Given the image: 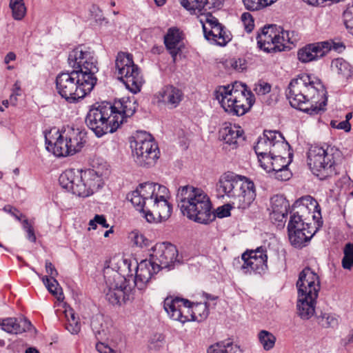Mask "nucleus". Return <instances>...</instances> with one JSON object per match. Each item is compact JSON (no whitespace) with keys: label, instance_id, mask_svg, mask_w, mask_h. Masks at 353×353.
<instances>
[{"label":"nucleus","instance_id":"774afa93","mask_svg":"<svg viewBox=\"0 0 353 353\" xmlns=\"http://www.w3.org/2000/svg\"><path fill=\"white\" fill-rule=\"evenodd\" d=\"M96 350L99 353H116V352L110 347L108 345L98 341L95 345Z\"/></svg>","mask_w":353,"mask_h":353},{"label":"nucleus","instance_id":"f8f14e48","mask_svg":"<svg viewBox=\"0 0 353 353\" xmlns=\"http://www.w3.org/2000/svg\"><path fill=\"white\" fill-rule=\"evenodd\" d=\"M192 303L189 300L178 296H168L163 301V307L169 316L185 323L192 321L190 314Z\"/></svg>","mask_w":353,"mask_h":353},{"label":"nucleus","instance_id":"cd10ccee","mask_svg":"<svg viewBox=\"0 0 353 353\" xmlns=\"http://www.w3.org/2000/svg\"><path fill=\"white\" fill-rule=\"evenodd\" d=\"M181 40V32L176 27L170 28L164 36L165 46L171 54L174 61H175L177 54L181 51L179 45Z\"/></svg>","mask_w":353,"mask_h":353},{"label":"nucleus","instance_id":"e2e57ef3","mask_svg":"<svg viewBox=\"0 0 353 353\" xmlns=\"http://www.w3.org/2000/svg\"><path fill=\"white\" fill-rule=\"evenodd\" d=\"M274 174L275 178L280 181H287L290 179L292 176V173L289 170L288 167L275 171L274 172Z\"/></svg>","mask_w":353,"mask_h":353},{"label":"nucleus","instance_id":"864d4df0","mask_svg":"<svg viewBox=\"0 0 353 353\" xmlns=\"http://www.w3.org/2000/svg\"><path fill=\"white\" fill-rule=\"evenodd\" d=\"M230 40V33L224 28L219 34H217L214 41L219 46H225Z\"/></svg>","mask_w":353,"mask_h":353},{"label":"nucleus","instance_id":"4c0bfd02","mask_svg":"<svg viewBox=\"0 0 353 353\" xmlns=\"http://www.w3.org/2000/svg\"><path fill=\"white\" fill-rule=\"evenodd\" d=\"M272 147V145H271V142H268L263 137H259L254 149L260 163L261 160H265V157H268L271 155Z\"/></svg>","mask_w":353,"mask_h":353},{"label":"nucleus","instance_id":"0eeeda50","mask_svg":"<svg viewBox=\"0 0 353 353\" xmlns=\"http://www.w3.org/2000/svg\"><path fill=\"white\" fill-rule=\"evenodd\" d=\"M132 138L130 148L134 161L142 167L153 166L159 158L160 152L152 135L140 131Z\"/></svg>","mask_w":353,"mask_h":353},{"label":"nucleus","instance_id":"6e6552de","mask_svg":"<svg viewBox=\"0 0 353 353\" xmlns=\"http://www.w3.org/2000/svg\"><path fill=\"white\" fill-rule=\"evenodd\" d=\"M290 221L288 225V231L304 230L306 225H311L306 222L310 217L313 219L321 218V208L318 202L311 196L307 195L297 199L292 207Z\"/></svg>","mask_w":353,"mask_h":353},{"label":"nucleus","instance_id":"f3484780","mask_svg":"<svg viewBox=\"0 0 353 353\" xmlns=\"http://www.w3.org/2000/svg\"><path fill=\"white\" fill-rule=\"evenodd\" d=\"M172 210V205L167 199H154V201H150L149 206L146 208L145 218L149 223L157 219L165 221L170 216Z\"/></svg>","mask_w":353,"mask_h":353},{"label":"nucleus","instance_id":"f704fd0d","mask_svg":"<svg viewBox=\"0 0 353 353\" xmlns=\"http://www.w3.org/2000/svg\"><path fill=\"white\" fill-rule=\"evenodd\" d=\"M332 70L343 78H349L353 75L352 65L343 58H337L331 63Z\"/></svg>","mask_w":353,"mask_h":353},{"label":"nucleus","instance_id":"37998d69","mask_svg":"<svg viewBox=\"0 0 353 353\" xmlns=\"http://www.w3.org/2000/svg\"><path fill=\"white\" fill-rule=\"evenodd\" d=\"M42 280L48 291L52 294L56 296L59 301L64 299L62 289L55 278L49 279L48 276H45L43 277Z\"/></svg>","mask_w":353,"mask_h":353},{"label":"nucleus","instance_id":"f257e3e1","mask_svg":"<svg viewBox=\"0 0 353 353\" xmlns=\"http://www.w3.org/2000/svg\"><path fill=\"white\" fill-rule=\"evenodd\" d=\"M68 62L72 70L57 76L56 90L68 102L77 103L89 94L97 84L98 62L93 51L81 46L69 53Z\"/></svg>","mask_w":353,"mask_h":353},{"label":"nucleus","instance_id":"052dcab7","mask_svg":"<svg viewBox=\"0 0 353 353\" xmlns=\"http://www.w3.org/2000/svg\"><path fill=\"white\" fill-rule=\"evenodd\" d=\"M279 136H283V134L276 130H264L263 132V137L268 142H271V145L278 141Z\"/></svg>","mask_w":353,"mask_h":353},{"label":"nucleus","instance_id":"49530a36","mask_svg":"<svg viewBox=\"0 0 353 353\" xmlns=\"http://www.w3.org/2000/svg\"><path fill=\"white\" fill-rule=\"evenodd\" d=\"M277 0H242L246 10L256 11L271 5Z\"/></svg>","mask_w":353,"mask_h":353},{"label":"nucleus","instance_id":"0e129e2a","mask_svg":"<svg viewBox=\"0 0 353 353\" xmlns=\"http://www.w3.org/2000/svg\"><path fill=\"white\" fill-rule=\"evenodd\" d=\"M168 192V189L165 186L155 183L154 199H157L158 200L166 199L165 196Z\"/></svg>","mask_w":353,"mask_h":353},{"label":"nucleus","instance_id":"603ef678","mask_svg":"<svg viewBox=\"0 0 353 353\" xmlns=\"http://www.w3.org/2000/svg\"><path fill=\"white\" fill-rule=\"evenodd\" d=\"M215 26H212L211 29H209L205 24L203 23V30L204 33L205 38L209 41H213L216 37L217 34H219L220 32L223 31V29L225 28L222 24L214 25Z\"/></svg>","mask_w":353,"mask_h":353},{"label":"nucleus","instance_id":"5701e85b","mask_svg":"<svg viewBox=\"0 0 353 353\" xmlns=\"http://www.w3.org/2000/svg\"><path fill=\"white\" fill-rule=\"evenodd\" d=\"M327 43L316 42L306 45L298 51V59L307 63L324 57L327 53Z\"/></svg>","mask_w":353,"mask_h":353},{"label":"nucleus","instance_id":"b1692460","mask_svg":"<svg viewBox=\"0 0 353 353\" xmlns=\"http://www.w3.org/2000/svg\"><path fill=\"white\" fill-rule=\"evenodd\" d=\"M271 208L270 219L279 223H285L290 209L288 201L282 195H275L271 198Z\"/></svg>","mask_w":353,"mask_h":353},{"label":"nucleus","instance_id":"58836bf2","mask_svg":"<svg viewBox=\"0 0 353 353\" xmlns=\"http://www.w3.org/2000/svg\"><path fill=\"white\" fill-rule=\"evenodd\" d=\"M316 319L317 323L323 328H335L339 325L338 318L334 314L321 312L316 315Z\"/></svg>","mask_w":353,"mask_h":353},{"label":"nucleus","instance_id":"6ab92c4d","mask_svg":"<svg viewBox=\"0 0 353 353\" xmlns=\"http://www.w3.org/2000/svg\"><path fill=\"white\" fill-rule=\"evenodd\" d=\"M155 97L158 102L162 103L170 109H173L177 108L183 100L184 93L181 89L168 84L157 92Z\"/></svg>","mask_w":353,"mask_h":353},{"label":"nucleus","instance_id":"393cba45","mask_svg":"<svg viewBox=\"0 0 353 353\" xmlns=\"http://www.w3.org/2000/svg\"><path fill=\"white\" fill-rule=\"evenodd\" d=\"M276 27L274 25H269L264 26L261 29V32H258L256 36L258 47L267 52H272V48H275L272 41L276 39Z\"/></svg>","mask_w":353,"mask_h":353},{"label":"nucleus","instance_id":"bf43d9fd","mask_svg":"<svg viewBox=\"0 0 353 353\" xmlns=\"http://www.w3.org/2000/svg\"><path fill=\"white\" fill-rule=\"evenodd\" d=\"M23 228L27 232V238L31 242H35L37 240L34 230L32 225L29 223L27 219L22 221Z\"/></svg>","mask_w":353,"mask_h":353},{"label":"nucleus","instance_id":"c9c22d12","mask_svg":"<svg viewBox=\"0 0 353 353\" xmlns=\"http://www.w3.org/2000/svg\"><path fill=\"white\" fill-rule=\"evenodd\" d=\"M209 315L207 303H192L190 317L192 321L201 322Z\"/></svg>","mask_w":353,"mask_h":353},{"label":"nucleus","instance_id":"c03bdc74","mask_svg":"<svg viewBox=\"0 0 353 353\" xmlns=\"http://www.w3.org/2000/svg\"><path fill=\"white\" fill-rule=\"evenodd\" d=\"M9 7L12 10V17L17 21L23 19L26 14V8L23 0H10Z\"/></svg>","mask_w":353,"mask_h":353},{"label":"nucleus","instance_id":"a18cd8bd","mask_svg":"<svg viewBox=\"0 0 353 353\" xmlns=\"http://www.w3.org/2000/svg\"><path fill=\"white\" fill-rule=\"evenodd\" d=\"M259 342L266 351L272 350L276 343V336L267 330H261L258 334Z\"/></svg>","mask_w":353,"mask_h":353},{"label":"nucleus","instance_id":"a211bd4d","mask_svg":"<svg viewBox=\"0 0 353 353\" xmlns=\"http://www.w3.org/2000/svg\"><path fill=\"white\" fill-rule=\"evenodd\" d=\"M46 149L52 152L55 156L67 157L72 155L71 148L66 139L64 138V132L57 130L54 134H51V132L48 134H46Z\"/></svg>","mask_w":353,"mask_h":353},{"label":"nucleus","instance_id":"5fc2aeb1","mask_svg":"<svg viewBox=\"0 0 353 353\" xmlns=\"http://www.w3.org/2000/svg\"><path fill=\"white\" fill-rule=\"evenodd\" d=\"M241 21L243 23L247 32H251L254 27L252 16L249 12H244L241 15Z\"/></svg>","mask_w":353,"mask_h":353},{"label":"nucleus","instance_id":"20e7f679","mask_svg":"<svg viewBox=\"0 0 353 353\" xmlns=\"http://www.w3.org/2000/svg\"><path fill=\"white\" fill-rule=\"evenodd\" d=\"M223 110L230 114L242 116L248 112L255 102L254 95L244 84L235 82L232 85H221L214 92Z\"/></svg>","mask_w":353,"mask_h":353},{"label":"nucleus","instance_id":"9d476101","mask_svg":"<svg viewBox=\"0 0 353 353\" xmlns=\"http://www.w3.org/2000/svg\"><path fill=\"white\" fill-rule=\"evenodd\" d=\"M332 148L327 145H312L307 152V161L312 173L320 180L336 174Z\"/></svg>","mask_w":353,"mask_h":353},{"label":"nucleus","instance_id":"4be33fe9","mask_svg":"<svg viewBox=\"0 0 353 353\" xmlns=\"http://www.w3.org/2000/svg\"><path fill=\"white\" fill-rule=\"evenodd\" d=\"M160 271L150 259L141 261L137 266L134 285L140 290L151 279L152 276Z\"/></svg>","mask_w":353,"mask_h":353},{"label":"nucleus","instance_id":"8fccbe9b","mask_svg":"<svg viewBox=\"0 0 353 353\" xmlns=\"http://www.w3.org/2000/svg\"><path fill=\"white\" fill-rule=\"evenodd\" d=\"M343 253L342 266L344 269L350 270L353 266V243H348L345 245Z\"/></svg>","mask_w":353,"mask_h":353},{"label":"nucleus","instance_id":"dca6fc26","mask_svg":"<svg viewBox=\"0 0 353 353\" xmlns=\"http://www.w3.org/2000/svg\"><path fill=\"white\" fill-rule=\"evenodd\" d=\"M234 208L244 210L248 209L256 198L255 186L250 180H243L241 188L232 196Z\"/></svg>","mask_w":353,"mask_h":353},{"label":"nucleus","instance_id":"09e8293b","mask_svg":"<svg viewBox=\"0 0 353 353\" xmlns=\"http://www.w3.org/2000/svg\"><path fill=\"white\" fill-rule=\"evenodd\" d=\"M181 6L191 13H201L204 8L203 0H181Z\"/></svg>","mask_w":353,"mask_h":353},{"label":"nucleus","instance_id":"aec40b11","mask_svg":"<svg viewBox=\"0 0 353 353\" xmlns=\"http://www.w3.org/2000/svg\"><path fill=\"white\" fill-rule=\"evenodd\" d=\"M248 180L245 176L237 175L234 172H228L221 176L217 187L218 190L228 197L234 196L236 192L241 188L243 180Z\"/></svg>","mask_w":353,"mask_h":353},{"label":"nucleus","instance_id":"7ed1b4c3","mask_svg":"<svg viewBox=\"0 0 353 353\" xmlns=\"http://www.w3.org/2000/svg\"><path fill=\"white\" fill-rule=\"evenodd\" d=\"M322 86L320 82L312 81L307 74H301L292 79L288 86L287 97L292 107L310 115L323 112L327 105V99L317 105L315 95L319 96L317 86Z\"/></svg>","mask_w":353,"mask_h":353},{"label":"nucleus","instance_id":"1a4fd4ad","mask_svg":"<svg viewBox=\"0 0 353 353\" xmlns=\"http://www.w3.org/2000/svg\"><path fill=\"white\" fill-rule=\"evenodd\" d=\"M118 71V79L121 81L131 92L137 94L141 91L144 82L140 68L133 61L131 54L120 52L115 61Z\"/></svg>","mask_w":353,"mask_h":353},{"label":"nucleus","instance_id":"3c124183","mask_svg":"<svg viewBox=\"0 0 353 353\" xmlns=\"http://www.w3.org/2000/svg\"><path fill=\"white\" fill-rule=\"evenodd\" d=\"M288 36L287 32H281V33L278 32L276 34V39H274L272 43H274V46H275V48L271 47L272 48V52H281L285 50L286 44H288L290 41L289 39L286 40L285 39V36Z\"/></svg>","mask_w":353,"mask_h":353},{"label":"nucleus","instance_id":"39448f33","mask_svg":"<svg viewBox=\"0 0 353 353\" xmlns=\"http://www.w3.org/2000/svg\"><path fill=\"white\" fill-rule=\"evenodd\" d=\"M117 117H119L117 115ZM117 115H114V108L108 102L92 105L88 112L85 122L86 125L97 137L108 133H113L119 128Z\"/></svg>","mask_w":353,"mask_h":353},{"label":"nucleus","instance_id":"c85d7f7f","mask_svg":"<svg viewBox=\"0 0 353 353\" xmlns=\"http://www.w3.org/2000/svg\"><path fill=\"white\" fill-rule=\"evenodd\" d=\"M63 132L64 138L66 139L69 143L68 145L71 148L72 154L79 152L85 142V134L79 129L73 128H68Z\"/></svg>","mask_w":353,"mask_h":353},{"label":"nucleus","instance_id":"72a5a7b5","mask_svg":"<svg viewBox=\"0 0 353 353\" xmlns=\"http://www.w3.org/2000/svg\"><path fill=\"white\" fill-rule=\"evenodd\" d=\"M90 326L97 341H102L107 338L108 330L102 316H95L91 319Z\"/></svg>","mask_w":353,"mask_h":353},{"label":"nucleus","instance_id":"680f3d73","mask_svg":"<svg viewBox=\"0 0 353 353\" xmlns=\"http://www.w3.org/2000/svg\"><path fill=\"white\" fill-rule=\"evenodd\" d=\"M344 24L350 32L353 34V14L348 10H345L343 14Z\"/></svg>","mask_w":353,"mask_h":353},{"label":"nucleus","instance_id":"c756f323","mask_svg":"<svg viewBox=\"0 0 353 353\" xmlns=\"http://www.w3.org/2000/svg\"><path fill=\"white\" fill-rule=\"evenodd\" d=\"M219 137L224 142L229 145H232L234 148H236L239 140L243 139V130L239 126L229 124L222 128L219 130Z\"/></svg>","mask_w":353,"mask_h":353},{"label":"nucleus","instance_id":"423d86ee","mask_svg":"<svg viewBox=\"0 0 353 353\" xmlns=\"http://www.w3.org/2000/svg\"><path fill=\"white\" fill-rule=\"evenodd\" d=\"M105 299L113 305H121L133 299L129 281L117 271L107 269L104 272Z\"/></svg>","mask_w":353,"mask_h":353},{"label":"nucleus","instance_id":"a878e982","mask_svg":"<svg viewBox=\"0 0 353 353\" xmlns=\"http://www.w3.org/2000/svg\"><path fill=\"white\" fill-rule=\"evenodd\" d=\"M0 325L5 332L14 334L29 331L32 326L31 322L26 318H7L1 321Z\"/></svg>","mask_w":353,"mask_h":353},{"label":"nucleus","instance_id":"13d9d810","mask_svg":"<svg viewBox=\"0 0 353 353\" xmlns=\"http://www.w3.org/2000/svg\"><path fill=\"white\" fill-rule=\"evenodd\" d=\"M65 327L72 334H77L81 330L79 320L70 319L65 323Z\"/></svg>","mask_w":353,"mask_h":353},{"label":"nucleus","instance_id":"e433bc0d","mask_svg":"<svg viewBox=\"0 0 353 353\" xmlns=\"http://www.w3.org/2000/svg\"><path fill=\"white\" fill-rule=\"evenodd\" d=\"M298 296H307L309 298L317 299L321 289L320 281L312 283H305L301 286L296 285Z\"/></svg>","mask_w":353,"mask_h":353},{"label":"nucleus","instance_id":"412c9836","mask_svg":"<svg viewBox=\"0 0 353 353\" xmlns=\"http://www.w3.org/2000/svg\"><path fill=\"white\" fill-rule=\"evenodd\" d=\"M138 107L137 100L134 97H123L119 101H116L112 104L114 108V115L117 117L119 128L125 122H127L128 118L131 117L136 112Z\"/></svg>","mask_w":353,"mask_h":353},{"label":"nucleus","instance_id":"bb28decb","mask_svg":"<svg viewBox=\"0 0 353 353\" xmlns=\"http://www.w3.org/2000/svg\"><path fill=\"white\" fill-rule=\"evenodd\" d=\"M307 228L301 230H292L288 232V236L291 244L295 248H302L309 241L316 232L318 228L312 225H306Z\"/></svg>","mask_w":353,"mask_h":353},{"label":"nucleus","instance_id":"9b49d317","mask_svg":"<svg viewBox=\"0 0 353 353\" xmlns=\"http://www.w3.org/2000/svg\"><path fill=\"white\" fill-rule=\"evenodd\" d=\"M233 265L245 274H263L268 269L267 250L261 246L255 250H247L241 254V258L234 259Z\"/></svg>","mask_w":353,"mask_h":353},{"label":"nucleus","instance_id":"4468645a","mask_svg":"<svg viewBox=\"0 0 353 353\" xmlns=\"http://www.w3.org/2000/svg\"><path fill=\"white\" fill-rule=\"evenodd\" d=\"M107 165L103 162L100 166L96 168L92 165V168L82 170V181L85 184V197L92 195L103 187V176L107 174Z\"/></svg>","mask_w":353,"mask_h":353},{"label":"nucleus","instance_id":"6e6d98bb","mask_svg":"<svg viewBox=\"0 0 353 353\" xmlns=\"http://www.w3.org/2000/svg\"><path fill=\"white\" fill-rule=\"evenodd\" d=\"M231 204H225L220 207H218L215 212H213L214 215V218L217 216L218 218H224L230 216V210L232 209Z\"/></svg>","mask_w":353,"mask_h":353},{"label":"nucleus","instance_id":"338daca9","mask_svg":"<svg viewBox=\"0 0 353 353\" xmlns=\"http://www.w3.org/2000/svg\"><path fill=\"white\" fill-rule=\"evenodd\" d=\"M254 90L257 94L264 95L270 92L271 85L266 82H260L256 85Z\"/></svg>","mask_w":353,"mask_h":353},{"label":"nucleus","instance_id":"f03ea898","mask_svg":"<svg viewBox=\"0 0 353 353\" xmlns=\"http://www.w3.org/2000/svg\"><path fill=\"white\" fill-rule=\"evenodd\" d=\"M176 202L183 215L190 220L205 225L214 220L210 199L201 188L190 185L180 186Z\"/></svg>","mask_w":353,"mask_h":353},{"label":"nucleus","instance_id":"de8ad7c7","mask_svg":"<svg viewBox=\"0 0 353 353\" xmlns=\"http://www.w3.org/2000/svg\"><path fill=\"white\" fill-rule=\"evenodd\" d=\"M278 141L272 145L271 155L283 156L286 154L287 150L290 148L289 143L285 141L283 136H279Z\"/></svg>","mask_w":353,"mask_h":353},{"label":"nucleus","instance_id":"79ce46f5","mask_svg":"<svg viewBox=\"0 0 353 353\" xmlns=\"http://www.w3.org/2000/svg\"><path fill=\"white\" fill-rule=\"evenodd\" d=\"M137 189L141 193L144 200L147 201L146 208H148V206H149L150 201H154L155 183H143L140 184Z\"/></svg>","mask_w":353,"mask_h":353},{"label":"nucleus","instance_id":"69168bd1","mask_svg":"<svg viewBox=\"0 0 353 353\" xmlns=\"http://www.w3.org/2000/svg\"><path fill=\"white\" fill-rule=\"evenodd\" d=\"M203 10H210L212 9H219L222 5V0H203Z\"/></svg>","mask_w":353,"mask_h":353},{"label":"nucleus","instance_id":"2eb2a0df","mask_svg":"<svg viewBox=\"0 0 353 353\" xmlns=\"http://www.w3.org/2000/svg\"><path fill=\"white\" fill-rule=\"evenodd\" d=\"M61 187L74 194L85 197V184L82 181V170H66L59 178Z\"/></svg>","mask_w":353,"mask_h":353},{"label":"nucleus","instance_id":"ddd939ff","mask_svg":"<svg viewBox=\"0 0 353 353\" xmlns=\"http://www.w3.org/2000/svg\"><path fill=\"white\" fill-rule=\"evenodd\" d=\"M178 250L176 248L170 243L163 242L156 243L152 248V253L150 259L158 267L159 270L170 268L176 261Z\"/></svg>","mask_w":353,"mask_h":353},{"label":"nucleus","instance_id":"7c9ffc66","mask_svg":"<svg viewBox=\"0 0 353 353\" xmlns=\"http://www.w3.org/2000/svg\"><path fill=\"white\" fill-rule=\"evenodd\" d=\"M316 299L298 296L297 314L303 320L310 319L315 312Z\"/></svg>","mask_w":353,"mask_h":353},{"label":"nucleus","instance_id":"4d7b16f0","mask_svg":"<svg viewBox=\"0 0 353 353\" xmlns=\"http://www.w3.org/2000/svg\"><path fill=\"white\" fill-rule=\"evenodd\" d=\"M97 224L101 225L104 228L109 227V224L107 223L105 216L102 214H96L94 219L90 221L89 225L92 229H96Z\"/></svg>","mask_w":353,"mask_h":353},{"label":"nucleus","instance_id":"2f4dec72","mask_svg":"<svg viewBox=\"0 0 353 353\" xmlns=\"http://www.w3.org/2000/svg\"><path fill=\"white\" fill-rule=\"evenodd\" d=\"M290 161L283 156L270 155L265 158V160H261V166L267 172H274L285 167H288Z\"/></svg>","mask_w":353,"mask_h":353},{"label":"nucleus","instance_id":"a19ab883","mask_svg":"<svg viewBox=\"0 0 353 353\" xmlns=\"http://www.w3.org/2000/svg\"><path fill=\"white\" fill-rule=\"evenodd\" d=\"M127 199L128 200L130 201L132 204L137 208V210H139L141 212H142L144 216L145 215L147 201L144 200L137 189L128 194Z\"/></svg>","mask_w":353,"mask_h":353},{"label":"nucleus","instance_id":"473e14b6","mask_svg":"<svg viewBox=\"0 0 353 353\" xmlns=\"http://www.w3.org/2000/svg\"><path fill=\"white\" fill-rule=\"evenodd\" d=\"M207 353H242V350L239 345L228 340L210 345Z\"/></svg>","mask_w":353,"mask_h":353},{"label":"nucleus","instance_id":"ea45409f","mask_svg":"<svg viewBox=\"0 0 353 353\" xmlns=\"http://www.w3.org/2000/svg\"><path fill=\"white\" fill-rule=\"evenodd\" d=\"M320 281L319 277L311 268H304L299 275V279L296 281V286L304 285L305 283H312L314 282Z\"/></svg>","mask_w":353,"mask_h":353}]
</instances>
